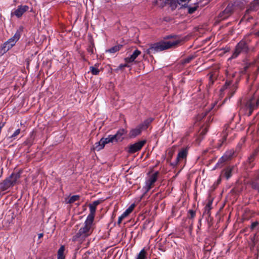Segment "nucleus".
I'll return each instance as SVG.
<instances>
[{"mask_svg":"<svg viewBox=\"0 0 259 259\" xmlns=\"http://www.w3.org/2000/svg\"><path fill=\"white\" fill-rule=\"evenodd\" d=\"M29 9V7L26 5L19 6L17 9L11 12V16L15 15L17 18L21 17L23 14L27 11Z\"/></svg>","mask_w":259,"mask_h":259,"instance_id":"obj_10","label":"nucleus"},{"mask_svg":"<svg viewBox=\"0 0 259 259\" xmlns=\"http://www.w3.org/2000/svg\"><path fill=\"white\" fill-rule=\"evenodd\" d=\"M98 66L99 65L96 64L95 65V66H91L90 67V70L93 75H97L99 74L100 72V70L98 68Z\"/></svg>","mask_w":259,"mask_h":259,"instance_id":"obj_27","label":"nucleus"},{"mask_svg":"<svg viewBox=\"0 0 259 259\" xmlns=\"http://www.w3.org/2000/svg\"><path fill=\"white\" fill-rule=\"evenodd\" d=\"M256 36L259 37V30L255 33L254 34Z\"/></svg>","mask_w":259,"mask_h":259,"instance_id":"obj_44","label":"nucleus"},{"mask_svg":"<svg viewBox=\"0 0 259 259\" xmlns=\"http://www.w3.org/2000/svg\"><path fill=\"white\" fill-rule=\"evenodd\" d=\"M20 178V173H12L11 175L7 178L12 186H14L17 183L18 180Z\"/></svg>","mask_w":259,"mask_h":259,"instance_id":"obj_15","label":"nucleus"},{"mask_svg":"<svg viewBox=\"0 0 259 259\" xmlns=\"http://www.w3.org/2000/svg\"><path fill=\"white\" fill-rule=\"evenodd\" d=\"M20 132H21V130L20 128H18V129L16 130L12 135H11L10 136H8L6 138L8 140H11V141L15 140L17 139V136L20 133Z\"/></svg>","mask_w":259,"mask_h":259,"instance_id":"obj_23","label":"nucleus"},{"mask_svg":"<svg viewBox=\"0 0 259 259\" xmlns=\"http://www.w3.org/2000/svg\"><path fill=\"white\" fill-rule=\"evenodd\" d=\"M94 220V219L92 218L87 217L83 226L81 227L78 232L73 236L72 240L74 241L79 240H82L90 236L93 230V224Z\"/></svg>","mask_w":259,"mask_h":259,"instance_id":"obj_2","label":"nucleus"},{"mask_svg":"<svg viewBox=\"0 0 259 259\" xmlns=\"http://www.w3.org/2000/svg\"><path fill=\"white\" fill-rule=\"evenodd\" d=\"M233 169V167L228 166L226 169H225L223 172L222 175H224L227 179H229L232 176V171Z\"/></svg>","mask_w":259,"mask_h":259,"instance_id":"obj_21","label":"nucleus"},{"mask_svg":"<svg viewBox=\"0 0 259 259\" xmlns=\"http://www.w3.org/2000/svg\"><path fill=\"white\" fill-rule=\"evenodd\" d=\"M159 172L156 171L152 174L149 177V179L146 181V192L149 191L153 186L154 184L157 180Z\"/></svg>","mask_w":259,"mask_h":259,"instance_id":"obj_8","label":"nucleus"},{"mask_svg":"<svg viewBox=\"0 0 259 259\" xmlns=\"http://www.w3.org/2000/svg\"><path fill=\"white\" fill-rule=\"evenodd\" d=\"M146 140L140 141L129 146L128 152L130 153H134L140 150L146 143Z\"/></svg>","mask_w":259,"mask_h":259,"instance_id":"obj_9","label":"nucleus"},{"mask_svg":"<svg viewBox=\"0 0 259 259\" xmlns=\"http://www.w3.org/2000/svg\"><path fill=\"white\" fill-rule=\"evenodd\" d=\"M214 106H215V105L214 104V105L211 107V109H209V110H208V111H207V112L205 114L204 116L206 115V114H207V113H208V112H209L210 111V110L212 109L213 108V107H214Z\"/></svg>","mask_w":259,"mask_h":259,"instance_id":"obj_43","label":"nucleus"},{"mask_svg":"<svg viewBox=\"0 0 259 259\" xmlns=\"http://www.w3.org/2000/svg\"><path fill=\"white\" fill-rule=\"evenodd\" d=\"M195 58V56L193 55H191L188 56V57L184 59L183 60H182V64H185L187 63H189L192 60H193Z\"/></svg>","mask_w":259,"mask_h":259,"instance_id":"obj_30","label":"nucleus"},{"mask_svg":"<svg viewBox=\"0 0 259 259\" xmlns=\"http://www.w3.org/2000/svg\"><path fill=\"white\" fill-rule=\"evenodd\" d=\"M80 196L79 195H73L66 199L67 203L71 204L79 200Z\"/></svg>","mask_w":259,"mask_h":259,"instance_id":"obj_25","label":"nucleus"},{"mask_svg":"<svg viewBox=\"0 0 259 259\" xmlns=\"http://www.w3.org/2000/svg\"><path fill=\"white\" fill-rule=\"evenodd\" d=\"M211 204V203H208L206 206H205V210H209L210 208V205Z\"/></svg>","mask_w":259,"mask_h":259,"instance_id":"obj_39","label":"nucleus"},{"mask_svg":"<svg viewBox=\"0 0 259 259\" xmlns=\"http://www.w3.org/2000/svg\"><path fill=\"white\" fill-rule=\"evenodd\" d=\"M181 42V40L176 38L174 39L161 41L152 44L150 47L147 50L146 52L148 54H151L170 48H176L180 44Z\"/></svg>","mask_w":259,"mask_h":259,"instance_id":"obj_1","label":"nucleus"},{"mask_svg":"<svg viewBox=\"0 0 259 259\" xmlns=\"http://www.w3.org/2000/svg\"><path fill=\"white\" fill-rule=\"evenodd\" d=\"M88 51L89 53H91V54H94V46L93 43H91L90 46L89 47L88 49Z\"/></svg>","mask_w":259,"mask_h":259,"instance_id":"obj_33","label":"nucleus"},{"mask_svg":"<svg viewBox=\"0 0 259 259\" xmlns=\"http://www.w3.org/2000/svg\"><path fill=\"white\" fill-rule=\"evenodd\" d=\"M126 133V131L123 128L119 129L115 135H113L115 141H121L123 139L122 136L125 135Z\"/></svg>","mask_w":259,"mask_h":259,"instance_id":"obj_16","label":"nucleus"},{"mask_svg":"<svg viewBox=\"0 0 259 259\" xmlns=\"http://www.w3.org/2000/svg\"><path fill=\"white\" fill-rule=\"evenodd\" d=\"M257 152H258V151L257 150H256L252 154H250V156L248 157L249 162L250 163L253 161L255 157L257 155Z\"/></svg>","mask_w":259,"mask_h":259,"instance_id":"obj_31","label":"nucleus"},{"mask_svg":"<svg viewBox=\"0 0 259 259\" xmlns=\"http://www.w3.org/2000/svg\"><path fill=\"white\" fill-rule=\"evenodd\" d=\"M223 142H222V143H221V144L219 146V147H221L222 144V143H223V142L226 140V135H224L223 136Z\"/></svg>","mask_w":259,"mask_h":259,"instance_id":"obj_40","label":"nucleus"},{"mask_svg":"<svg viewBox=\"0 0 259 259\" xmlns=\"http://www.w3.org/2000/svg\"><path fill=\"white\" fill-rule=\"evenodd\" d=\"M65 250V247L64 246H61L59 249L57 253V259H64L65 256L64 255V251Z\"/></svg>","mask_w":259,"mask_h":259,"instance_id":"obj_24","label":"nucleus"},{"mask_svg":"<svg viewBox=\"0 0 259 259\" xmlns=\"http://www.w3.org/2000/svg\"><path fill=\"white\" fill-rule=\"evenodd\" d=\"M122 47V46L120 45L115 46L111 48L110 49L106 50V52L110 53H115V52L118 51Z\"/></svg>","mask_w":259,"mask_h":259,"instance_id":"obj_26","label":"nucleus"},{"mask_svg":"<svg viewBox=\"0 0 259 259\" xmlns=\"http://www.w3.org/2000/svg\"><path fill=\"white\" fill-rule=\"evenodd\" d=\"M232 156V154H230L228 155L227 154H226L225 155H223L217 163V164H219V163L224 162V161H226L228 160H229Z\"/></svg>","mask_w":259,"mask_h":259,"instance_id":"obj_28","label":"nucleus"},{"mask_svg":"<svg viewBox=\"0 0 259 259\" xmlns=\"http://www.w3.org/2000/svg\"><path fill=\"white\" fill-rule=\"evenodd\" d=\"M44 236V234L42 233H40L38 234V239L41 238Z\"/></svg>","mask_w":259,"mask_h":259,"instance_id":"obj_42","label":"nucleus"},{"mask_svg":"<svg viewBox=\"0 0 259 259\" xmlns=\"http://www.w3.org/2000/svg\"><path fill=\"white\" fill-rule=\"evenodd\" d=\"M195 211L193 210H189L188 211V217L191 219H193L195 216Z\"/></svg>","mask_w":259,"mask_h":259,"instance_id":"obj_35","label":"nucleus"},{"mask_svg":"<svg viewBox=\"0 0 259 259\" xmlns=\"http://www.w3.org/2000/svg\"><path fill=\"white\" fill-rule=\"evenodd\" d=\"M154 119L152 117L148 118L144 121L143 122L139 125L142 131L146 130L153 121Z\"/></svg>","mask_w":259,"mask_h":259,"instance_id":"obj_17","label":"nucleus"},{"mask_svg":"<svg viewBox=\"0 0 259 259\" xmlns=\"http://www.w3.org/2000/svg\"><path fill=\"white\" fill-rule=\"evenodd\" d=\"M252 187L253 189H255L259 192V183H253L252 184Z\"/></svg>","mask_w":259,"mask_h":259,"instance_id":"obj_36","label":"nucleus"},{"mask_svg":"<svg viewBox=\"0 0 259 259\" xmlns=\"http://www.w3.org/2000/svg\"><path fill=\"white\" fill-rule=\"evenodd\" d=\"M21 31L18 30L13 37L9 38L1 46V49L3 53H6L15 45L16 43L20 38Z\"/></svg>","mask_w":259,"mask_h":259,"instance_id":"obj_4","label":"nucleus"},{"mask_svg":"<svg viewBox=\"0 0 259 259\" xmlns=\"http://www.w3.org/2000/svg\"><path fill=\"white\" fill-rule=\"evenodd\" d=\"M141 52L138 50H136L133 52V54L130 57L125 58V61L127 63H131L133 62L137 57L141 54Z\"/></svg>","mask_w":259,"mask_h":259,"instance_id":"obj_18","label":"nucleus"},{"mask_svg":"<svg viewBox=\"0 0 259 259\" xmlns=\"http://www.w3.org/2000/svg\"><path fill=\"white\" fill-rule=\"evenodd\" d=\"M170 38H172V36H168V38H170Z\"/></svg>","mask_w":259,"mask_h":259,"instance_id":"obj_45","label":"nucleus"},{"mask_svg":"<svg viewBox=\"0 0 259 259\" xmlns=\"http://www.w3.org/2000/svg\"><path fill=\"white\" fill-rule=\"evenodd\" d=\"M102 202L101 200L94 201L92 203L89 204L90 213L88 215V217L94 219L97 206Z\"/></svg>","mask_w":259,"mask_h":259,"instance_id":"obj_11","label":"nucleus"},{"mask_svg":"<svg viewBox=\"0 0 259 259\" xmlns=\"http://www.w3.org/2000/svg\"><path fill=\"white\" fill-rule=\"evenodd\" d=\"M187 154V151L186 149H183L181 150L178 154L176 161L174 162L171 164L174 166L177 165L181 160L186 159Z\"/></svg>","mask_w":259,"mask_h":259,"instance_id":"obj_12","label":"nucleus"},{"mask_svg":"<svg viewBox=\"0 0 259 259\" xmlns=\"http://www.w3.org/2000/svg\"><path fill=\"white\" fill-rule=\"evenodd\" d=\"M258 225V222L256 221L254 222H253L250 226V229L251 230H253Z\"/></svg>","mask_w":259,"mask_h":259,"instance_id":"obj_37","label":"nucleus"},{"mask_svg":"<svg viewBox=\"0 0 259 259\" xmlns=\"http://www.w3.org/2000/svg\"><path fill=\"white\" fill-rule=\"evenodd\" d=\"M259 105V98L255 101L253 99H250L248 101L245 105L246 110L248 111V116H250L253 110L256 108Z\"/></svg>","mask_w":259,"mask_h":259,"instance_id":"obj_7","label":"nucleus"},{"mask_svg":"<svg viewBox=\"0 0 259 259\" xmlns=\"http://www.w3.org/2000/svg\"><path fill=\"white\" fill-rule=\"evenodd\" d=\"M135 207L134 204L131 205L119 218L118 220V224L119 225L121 223L122 220L128 216L133 210Z\"/></svg>","mask_w":259,"mask_h":259,"instance_id":"obj_13","label":"nucleus"},{"mask_svg":"<svg viewBox=\"0 0 259 259\" xmlns=\"http://www.w3.org/2000/svg\"><path fill=\"white\" fill-rule=\"evenodd\" d=\"M5 122H1L0 123V128H3V127L5 126Z\"/></svg>","mask_w":259,"mask_h":259,"instance_id":"obj_41","label":"nucleus"},{"mask_svg":"<svg viewBox=\"0 0 259 259\" xmlns=\"http://www.w3.org/2000/svg\"><path fill=\"white\" fill-rule=\"evenodd\" d=\"M258 8L259 0H254L250 4L249 8L246 11V12L248 13L250 11H255L258 9Z\"/></svg>","mask_w":259,"mask_h":259,"instance_id":"obj_19","label":"nucleus"},{"mask_svg":"<svg viewBox=\"0 0 259 259\" xmlns=\"http://www.w3.org/2000/svg\"><path fill=\"white\" fill-rule=\"evenodd\" d=\"M115 140L113 135H109L106 138H102L99 142L96 143L94 147V149L97 151H99L103 149L105 145L109 143L115 142Z\"/></svg>","mask_w":259,"mask_h":259,"instance_id":"obj_5","label":"nucleus"},{"mask_svg":"<svg viewBox=\"0 0 259 259\" xmlns=\"http://www.w3.org/2000/svg\"><path fill=\"white\" fill-rule=\"evenodd\" d=\"M197 9V6L188 7V12L189 14H193Z\"/></svg>","mask_w":259,"mask_h":259,"instance_id":"obj_32","label":"nucleus"},{"mask_svg":"<svg viewBox=\"0 0 259 259\" xmlns=\"http://www.w3.org/2000/svg\"><path fill=\"white\" fill-rule=\"evenodd\" d=\"M11 186H12L7 178L4 181L3 183L0 184V188L2 190L5 191L9 188Z\"/></svg>","mask_w":259,"mask_h":259,"instance_id":"obj_22","label":"nucleus"},{"mask_svg":"<svg viewBox=\"0 0 259 259\" xmlns=\"http://www.w3.org/2000/svg\"><path fill=\"white\" fill-rule=\"evenodd\" d=\"M231 85V82H226L225 84L223 86V87L222 88L221 91L222 92H223L226 90H228L229 88V91L228 93H231V97L233 96L234 93L235 92L237 87L235 85H233L230 88V85Z\"/></svg>","mask_w":259,"mask_h":259,"instance_id":"obj_14","label":"nucleus"},{"mask_svg":"<svg viewBox=\"0 0 259 259\" xmlns=\"http://www.w3.org/2000/svg\"><path fill=\"white\" fill-rule=\"evenodd\" d=\"M146 251L144 248L142 249L138 254L136 259H145Z\"/></svg>","mask_w":259,"mask_h":259,"instance_id":"obj_29","label":"nucleus"},{"mask_svg":"<svg viewBox=\"0 0 259 259\" xmlns=\"http://www.w3.org/2000/svg\"><path fill=\"white\" fill-rule=\"evenodd\" d=\"M233 10V6L232 4H229L226 8L218 16L219 21L225 20L228 18L232 14Z\"/></svg>","mask_w":259,"mask_h":259,"instance_id":"obj_6","label":"nucleus"},{"mask_svg":"<svg viewBox=\"0 0 259 259\" xmlns=\"http://www.w3.org/2000/svg\"><path fill=\"white\" fill-rule=\"evenodd\" d=\"M207 132V130L206 128H203L201 129V130L200 131V135L203 136L204 135H205L206 134Z\"/></svg>","mask_w":259,"mask_h":259,"instance_id":"obj_38","label":"nucleus"},{"mask_svg":"<svg viewBox=\"0 0 259 259\" xmlns=\"http://www.w3.org/2000/svg\"><path fill=\"white\" fill-rule=\"evenodd\" d=\"M178 3L181 5L182 6H185L186 4L190 1V0H177Z\"/></svg>","mask_w":259,"mask_h":259,"instance_id":"obj_34","label":"nucleus"},{"mask_svg":"<svg viewBox=\"0 0 259 259\" xmlns=\"http://www.w3.org/2000/svg\"><path fill=\"white\" fill-rule=\"evenodd\" d=\"M142 131V130L138 125L136 128L133 129L130 131L129 136L130 138H135L137 136L140 135Z\"/></svg>","mask_w":259,"mask_h":259,"instance_id":"obj_20","label":"nucleus"},{"mask_svg":"<svg viewBox=\"0 0 259 259\" xmlns=\"http://www.w3.org/2000/svg\"><path fill=\"white\" fill-rule=\"evenodd\" d=\"M250 51L247 42L244 39H242L235 46L232 56L229 59H234L237 58L241 54H247Z\"/></svg>","mask_w":259,"mask_h":259,"instance_id":"obj_3","label":"nucleus"}]
</instances>
